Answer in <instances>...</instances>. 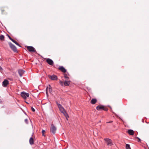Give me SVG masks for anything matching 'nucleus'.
Returning a JSON list of instances; mask_svg holds the SVG:
<instances>
[{
  "mask_svg": "<svg viewBox=\"0 0 149 149\" xmlns=\"http://www.w3.org/2000/svg\"><path fill=\"white\" fill-rule=\"evenodd\" d=\"M4 36L3 35H1L0 36V39L1 40H3L4 39Z\"/></svg>",
  "mask_w": 149,
  "mask_h": 149,
  "instance_id": "obj_20",
  "label": "nucleus"
},
{
  "mask_svg": "<svg viewBox=\"0 0 149 149\" xmlns=\"http://www.w3.org/2000/svg\"><path fill=\"white\" fill-rule=\"evenodd\" d=\"M27 49L30 52H34L35 51V48L32 46H27Z\"/></svg>",
  "mask_w": 149,
  "mask_h": 149,
  "instance_id": "obj_6",
  "label": "nucleus"
},
{
  "mask_svg": "<svg viewBox=\"0 0 149 149\" xmlns=\"http://www.w3.org/2000/svg\"><path fill=\"white\" fill-rule=\"evenodd\" d=\"M2 68H1V67L0 66V70H2Z\"/></svg>",
  "mask_w": 149,
  "mask_h": 149,
  "instance_id": "obj_30",
  "label": "nucleus"
},
{
  "mask_svg": "<svg viewBox=\"0 0 149 149\" xmlns=\"http://www.w3.org/2000/svg\"><path fill=\"white\" fill-rule=\"evenodd\" d=\"M112 122V121L107 122H106V123H111Z\"/></svg>",
  "mask_w": 149,
  "mask_h": 149,
  "instance_id": "obj_28",
  "label": "nucleus"
},
{
  "mask_svg": "<svg viewBox=\"0 0 149 149\" xmlns=\"http://www.w3.org/2000/svg\"><path fill=\"white\" fill-rule=\"evenodd\" d=\"M21 96L24 99H26L27 97H29V94L27 93H26L25 92H22L21 93Z\"/></svg>",
  "mask_w": 149,
  "mask_h": 149,
  "instance_id": "obj_3",
  "label": "nucleus"
},
{
  "mask_svg": "<svg viewBox=\"0 0 149 149\" xmlns=\"http://www.w3.org/2000/svg\"><path fill=\"white\" fill-rule=\"evenodd\" d=\"M57 105L58 107L59 110L61 113H63L65 111L64 108L60 104H57Z\"/></svg>",
  "mask_w": 149,
  "mask_h": 149,
  "instance_id": "obj_5",
  "label": "nucleus"
},
{
  "mask_svg": "<svg viewBox=\"0 0 149 149\" xmlns=\"http://www.w3.org/2000/svg\"><path fill=\"white\" fill-rule=\"evenodd\" d=\"M49 91L50 92H51L52 91V87L50 85H49L48 87Z\"/></svg>",
  "mask_w": 149,
  "mask_h": 149,
  "instance_id": "obj_21",
  "label": "nucleus"
},
{
  "mask_svg": "<svg viewBox=\"0 0 149 149\" xmlns=\"http://www.w3.org/2000/svg\"><path fill=\"white\" fill-rule=\"evenodd\" d=\"M96 109L97 110H100L102 109H103L104 110H107V109L106 108H104V107L103 106H97L96 107Z\"/></svg>",
  "mask_w": 149,
  "mask_h": 149,
  "instance_id": "obj_7",
  "label": "nucleus"
},
{
  "mask_svg": "<svg viewBox=\"0 0 149 149\" xmlns=\"http://www.w3.org/2000/svg\"><path fill=\"white\" fill-rule=\"evenodd\" d=\"M50 130L51 132L54 134L56 133V128L53 125H52Z\"/></svg>",
  "mask_w": 149,
  "mask_h": 149,
  "instance_id": "obj_4",
  "label": "nucleus"
},
{
  "mask_svg": "<svg viewBox=\"0 0 149 149\" xmlns=\"http://www.w3.org/2000/svg\"><path fill=\"white\" fill-rule=\"evenodd\" d=\"M59 69L61 71L63 72H66V70L62 66L60 67L59 68Z\"/></svg>",
  "mask_w": 149,
  "mask_h": 149,
  "instance_id": "obj_14",
  "label": "nucleus"
},
{
  "mask_svg": "<svg viewBox=\"0 0 149 149\" xmlns=\"http://www.w3.org/2000/svg\"><path fill=\"white\" fill-rule=\"evenodd\" d=\"M49 78L51 79L52 80H56L57 79V77L55 75H49Z\"/></svg>",
  "mask_w": 149,
  "mask_h": 149,
  "instance_id": "obj_9",
  "label": "nucleus"
},
{
  "mask_svg": "<svg viewBox=\"0 0 149 149\" xmlns=\"http://www.w3.org/2000/svg\"><path fill=\"white\" fill-rule=\"evenodd\" d=\"M25 122L26 123H27L28 122V120L27 119H26L25 120Z\"/></svg>",
  "mask_w": 149,
  "mask_h": 149,
  "instance_id": "obj_26",
  "label": "nucleus"
},
{
  "mask_svg": "<svg viewBox=\"0 0 149 149\" xmlns=\"http://www.w3.org/2000/svg\"><path fill=\"white\" fill-rule=\"evenodd\" d=\"M48 88H47H47H46V93L47 94V92H48Z\"/></svg>",
  "mask_w": 149,
  "mask_h": 149,
  "instance_id": "obj_29",
  "label": "nucleus"
},
{
  "mask_svg": "<svg viewBox=\"0 0 149 149\" xmlns=\"http://www.w3.org/2000/svg\"><path fill=\"white\" fill-rule=\"evenodd\" d=\"M104 141H105L107 145L108 146H111L113 145L112 141L109 139H105Z\"/></svg>",
  "mask_w": 149,
  "mask_h": 149,
  "instance_id": "obj_1",
  "label": "nucleus"
},
{
  "mask_svg": "<svg viewBox=\"0 0 149 149\" xmlns=\"http://www.w3.org/2000/svg\"><path fill=\"white\" fill-rule=\"evenodd\" d=\"M70 81H65L64 82V84L65 86H68L70 84Z\"/></svg>",
  "mask_w": 149,
  "mask_h": 149,
  "instance_id": "obj_12",
  "label": "nucleus"
},
{
  "mask_svg": "<svg viewBox=\"0 0 149 149\" xmlns=\"http://www.w3.org/2000/svg\"><path fill=\"white\" fill-rule=\"evenodd\" d=\"M97 102V100L95 99H92L91 100V103L92 104H95Z\"/></svg>",
  "mask_w": 149,
  "mask_h": 149,
  "instance_id": "obj_16",
  "label": "nucleus"
},
{
  "mask_svg": "<svg viewBox=\"0 0 149 149\" xmlns=\"http://www.w3.org/2000/svg\"><path fill=\"white\" fill-rule=\"evenodd\" d=\"M136 138H137L138 139V142H139V141H141L140 139L139 138V137H136Z\"/></svg>",
  "mask_w": 149,
  "mask_h": 149,
  "instance_id": "obj_27",
  "label": "nucleus"
},
{
  "mask_svg": "<svg viewBox=\"0 0 149 149\" xmlns=\"http://www.w3.org/2000/svg\"><path fill=\"white\" fill-rule=\"evenodd\" d=\"M18 73L19 74V75L20 77H22V75L24 73V71L22 70H19L18 71Z\"/></svg>",
  "mask_w": 149,
  "mask_h": 149,
  "instance_id": "obj_11",
  "label": "nucleus"
},
{
  "mask_svg": "<svg viewBox=\"0 0 149 149\" xmlns=\"http://www.w3.org/2000/svg\"><path fill=\"white\" fill-rule=\"evenodd\" d=\"M127 132L128 134L130 135H133L134 134V131L132 130H129Z\"/></svg>",
  "mask_w": 149,
  "mask_h": 149,
  "instance_id": "obj_15",
  "label": "nucleus"
},
{
  "mask_svg": "<svg viewBox=\"0 0 149 149\" xmlns=\"http://www.w3.org/2000/svg\"><path fill=\"white\" fill-rule=\"evenodd\" d=\"M9 82L8 80L6 79H5L3 82L2 86L4 87H6L7 86V85L8 84Z\"/></svg>",
  "mask_w": 149,
  "mask_h": 149,
  "instance_id": "obj_8",
  "label": "nucleus"
},
{
  "mask_svg": "<svg viewBox=\"0 0 149 149\" xmlns=\"http://www.w3.org/2000/svg\"><path fill=\"white\" fill-rule=\"evenodd\" d=\"M62 113H63L64 116L66 117L67 120H68V118L69 117V116L68 113L66 112L65 111H64Z\"/></svg>",
  "mask_w": 149,
  "mask_h": 149,
  "instance_id": "obj_18",
  "label": "nucleus"
},
{
  "mask_svg": "<svg viewBox=\"0 0 149 149\" xmlns=\"http://www.w3.org/2000/svg\"><path fill=\"white\" fill-rule=\"evenodd\" d=\"M60 84L62 86H63L64 84V83L62 81H59Z\"/></svg>",
  "mask_w": 149,
  "mask_h": 149,
  "instance_id": "obj_23",
  "label": "nucleus"
},
{
  "mask_svg": "<svg viewBox=\"0 0 149 149\" xmlns=\"http://www.w3.org/2000/svg\"><path fill=\"white\" fill-rule=\"evenodd\" d=\"M8 44L11 49L15 52H17V48L11 42H9Z\"/></svg>",
  "mask_w": 149,
  "mask_h": 149,
  "instance_id": "obj_2",
  "label": "nucleus"
},
{
  "mask_svg": "<svg viewBox=\"0 0 149 149\" xmlns=\"http://www.w3.org/2000/svg\"><path fill=\"white\" fill-rule=\"evenodd\" d=\"M45 130H42V136H45L44 133H45Z\"/></svg>",
  "mask_w": 149,
  "mask_h": 149,
  "instance_id": "obj_24",
  "label": "nucleus"
},
{
  "mask_svg": "<svg viewBox=\"0 0 149 149\" xmlns=\"http://www.w3.org/2000/svg\"><path fill=\"white\" fill-rule=\"evenodd\" d=\"M126 149H131L130 145L128 144H126Z\"/></svg>",
  "mask_w": 149,
  "mask_h": 149,
  "instance_id": "obj_19",
  "label": "nucleus"
},
{
  "mask_svg": "<svg viewBox=\"0 0 149 149\" xmlns=\"http://www.w3.org/2000/svg\"><path fill=\"white\" fill-rule=\"evenodd\" d=\"M64 77L67 79H69V77H68V75L66 74H64Z\"/></svg>",
  "mask_w": 149,
  "mask_h": 149,
  "instance_id": "obj_22",
  "label": "nucleus"
},
{
  "mask_svg": "<svg viewBox=\"0 0 149 149\" xmlns=\"http://www.w3.org/2000/svg\"><path fill=\"white\" fill-rule=\"evenodd\" d=\"M9 39L14 43L15 44L17 45L20 47V45L15 41L13 39L11 38L10 36H9Z\"/></svg>",
  "mask_w": 149,
  "mask_h": 149,
  "instance_id": "obj_13",
  "label": "nucleus"
},
{
  "mask_svg": "<svg viewBox=\"0 0 149 149\" xmlns=\"http://www.w3.org/2000/svg\"><path fill=\"white\" fill-rule=\"evenodd\" d=\"M46 61L48 64L50 65H52L53 64V61L50 59L48 58L47 59Z\"/></svg>",
  "mask_w": 149,
  "mask_h": 149,
  "instance_id": "obj_10",
  "label": "nucleus"
},
{
  "mask_svg": "<svg viewBox=\"0 0 149 149\" xmlns=\"http://www.w3.org/2000/svg\"><path fill=\"white\" fill-rule=\"evenodd\" d=\"M29 143L31 145L33 144V139L32 137H31L29 139Z\"/></svg>",
  "mask_w": 149,
  "mask_h": 149,
  "instance_id": "obj_17",
  "label": "nucleus"
},
{
  "mask_svg": "<svg viewBox=\"0 0 149 149\" xmlns=\"http://www.w3.org/2000/svg\"><path fill=\"white\" fill-rule=\"evenodd\" d=\"M31 109L32 111L33 112H35V109L33 108V107H31Z\"/></svg>",
  "mask_w": 149,
  "mask_h": 149,
  "instance_id": "obj_25",
  "label": "nucleus"
}]
</instances>
